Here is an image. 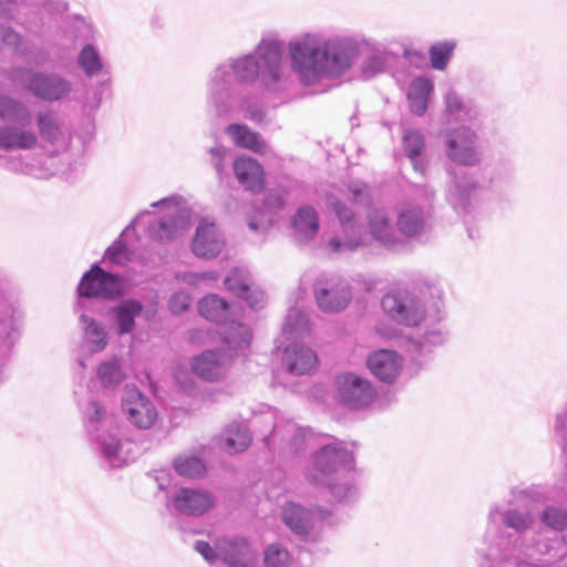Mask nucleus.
<instances>
[{"mask_svg": "<svg viewBox=\"0 0 567 567\" xmlns=\"http://www.w3.org/2000/svg\"><path fill=\"white\" fill-rule=\"evenodd\" d=\"M289 64L305 86L323 80H340L358 64L363 79L385 72L389 51L385 45L363 34H332L303 32L287 44Z\"/></svg>", "mask_w": 567, "mask_h": 567, "instance_id": "nucleus-1", "label": "nucleus"}, {"mask_svg": "<svg viewBox=\"0 0 567 567\" xmlns=\"http://www.w3.org/2000/svg\"><path fill=\"white\" fill-rule=\"evenodd\" d=\"M517 504L502 507L491 506L482 545L476 549V567H550L529 563L536 556L550 554L559 539H536L533 532L536 518L529 505L545 504L551 499L550 491L532 485L513 492Z\"/></svg>", "mask_w": 567, "mask_h": 567, "instance_id": "nucleus-2", "label": "nucleus"}, {"mask_svg": "<svg viewBox=\"0 0 567 567\" xmlns=\"http://www.w3.org/2000/svg\"><path fill=\"white\" fill-rule=\"evenodd\" d=\"M285 41L277 32H266L252 52L219 63L207 82V104L218 117L235 110L234 83L249 85L260 81L270 92L287 90L290 75Z\"/></svg>", "mask_w": 567, "mask_h": 567, "instance_id": "nucleus-3", "label": "nucleus"}, {"mask_svg": "<svg viewBox=\"0 0 567 567\" xmlns=\"http://www.w3.org/2000/svg\"><path fill=\"white\" fill-rule=\"evenodd\" d=\"M152 206L161 207L163 216L157 217L150 212L140 214L106 249L103 257L104 262L125 266L132 259V251L126 244V238L134 234L136 225L147 223L148 236L159 243H168L175 239L188 226L189 214L181 195L168 196L153 203Z\"/></svg>", "mask_w": 567, "mask_h": 567, "instance_id": "nucleus-4", "label": "nucleus"}, {"mask_svg": "<svg viewBox=\"0 0 567 567\" xmlns=\"http://www.w3.org/2000/svg\"><path fill=\"white\" fill-rule=\"evenodd\" d=\"M307 477L312 484L327 487L338 502L357 496L354 457L343 441L333 439L313 453Z\"/></svg>", "mask_w": 567, "mask_h": 567, "instance_id": "nucleus-5", "label": "nucleus"}, {"mask_svg": "<svg viewBox=\"0 0 567 567\" xmlns=\"http://www.w3.org/2000/svg\"><path fill=\"white\" fill-rule=\"evenodd\" d=\"M79 408L94 449L110 467H122L134 458V443L123 436L101 401L91 396L80 401Z\"/></svg>", "mask_w": 567, "mask_h": 567, "instance_id": "nucleus-6", "label": "nucleus"}, {"mask_svg": "<svg viewBox=\"0 0 567 567\" xmlns=\"http://www.w3.org/2000/svg\"><path fill=\"white\" fill-rule=\"evenodd\" d=\"M31 122L32 113L24 102L0 93V165L18 171L19 164L8 162L6 154L35 148L39 138L37 132L28 127Z\"/></svg>", "mask_w": 567, "mask_h": 567, "instance_id": "nucleus-7", "label": "nucleus"}, {"mask_svg": "<svg viewBox=\"0 0 567 567\" xmlns=\"http://www.w3.org/2000/svg\"><path fill=\"white\" fill-rule=\"evenodd\" d=\"M194 549L213 566L221 563L228 567H260L259 550L246 537H220L214 546L205 540H196Z\"/></svg>", "mask_w": 567, "mask_h": 567, "instance_id": "nucleus-8", "label": "nucleus"}, {"mask_svg": "<svg viewBox=\"0 0 567 567\" xmlns=\"http://www.w3.org/2000/svg\"><path fill=\"white\" fill-rule=\"evenodd\" d=\"M198 311L205 319L220 326L218 332L236 353L249 348L252 333L249 327L233 318V306L217 295H208L198 302Z\"/></svg>", "mask_w": 567, "mask_h": 567, "instance_id": "nucleus-9", "label": "nucleus"}, {"mask_svg": "<svg viewBox=\"0 0 567 567\" xmlns=\"http://www.w3.org/2000/svg\"><path fill=\"white\" fill-rule=\"evenodd\" d=\"M447 174L450 179L445 188L446 202L463 218L468 237L475 239L480 234L471 228L470 221L478 214L483 202V187L471 174L457 175L454 169H449Z\"/></svg>", "mask_w": 567, "mask_h": 567, "instance_id": "nucleus-10", "label": "nucleus"}, {"mask_svg": "<svg viewBox=\"0 0 567 567\" xmlns=\"http://www.w3.org/2000/svg\"><path fill=\"white\" fill-rule=\"evenodd\" d=\"M327 205L339 220L340 234L327 240L323 246L326 252L330 255L343 254L370 245L368 230H363L350 207L334 197H329Z\"/></svg>", "mask_w": 567, "mask_h": 567, "instance_id": "nucleus-11", "label": "nucleus"}, {"mask_svg": "<svg viewBox=\"0 0 567 567\" xmlns=\"http://www.w3.org/2000/svg\"><path fill=\"white\" fill-rule=\"evenodd\" d=\"M126 284L123 276L102 269L93 264L91 269L83 274L78 285L76 308L89 309L91 299L114 300L125 295Z\"/></svg>", "mask_w": 567, "mask_h": 567, "instance_id": "nucleus-12", "label": "nucleus"}, {"mask_svg": "<svg viewBox=\"0 0 567 567\" xmlns=\"http://www.w3.org/2000/svg\"><path fill=\"white\" fill-rule=\"evenodd\" d=\"M381 307L392 320L406 327L421 324L433 310V305L425 307V297L415 289L388 292L381 300Z\"/></svg>", "mask_w": 567, "mask_h": 567, "instance_id": "nucleus-13", "label": "nucleus"}, {"mask_svg": "<svg viewBox=\"0 0 567 567\" xmlns=\"http://www.w3.org/2000/svg\"><path fill=\"white\" fill-rule=\"evenodd\" d=\"M329 515L327 509H309L295 502H287L281 511L286 526L305 545H313L321 539L323 522Z\"/></svg>", "mask_w": 567, "mask_h": 567, "instance_id": "nucleus-14", "label": "nucleus"}, {"mask_svg": "<svg viewBox=\"0 0 567 567\" xmlns=\"http://www.w3.org/2000/svg\"><path fill=\"white\" fill-rule=\"evenodd\" d=\"M444 155L452 163L473 167L482 162L483 151L478 133L467 125L445 130L441 134Z\"/></svg>", "mask_w": 567, "mask_h": 567, "instance_id": "nucleus-15", "label": "nucleus"}, {"mask_svg": "<svg viewBox=\"0 0 567 567\" xmlns=\"http://www.w3.org/2000/svg\"><path fill=\"white\" fill-rule=\"evenodd\" d=\"M313 296L322 312L337 313L344 310L352 300V287L339 275L322 274L313 284Z\"/></svg>", "mask_w": 567, "mask_h": 567, "instance_id": "nucleus-16", "label": "nucleus"}, {"mask_svg": "<svg viewBox=\"0 0 567 567\" xmlns=\"http://www.w3.org/2000/svg\"><path fill=\"white\" fill-rule=\"evenodd\" d=\"M334 392L341 404L354 410L369 406L377 398V390L371 381L353 372L336 377Z\"/></svg>", "mask_w": 567, "mask_h": 567, "instance_id": "nucleus-17", "label": "nucleus"}, {"mask_svg": "<svg viewBox=\"0 0 567 567\" xmlns=\"http://www.w3.org/2000/svg\"><path fill=\"white\" fill-rule=\"evenodd\" d=\"M25 89L41 101L58 102L71 99L73 83L56 72L33 71L25 80Z\"/></svg>", "mask_w": 567, "mask_h": 567, "instance_id": "nucleus-18", "label": "nucleus"}, {"mask_svg": "<svg viewBox=\"0 0 567 567\" xmlns=\"http://www.w3.org/2000/svg\"><path fill=\"white\" fill-rule=\"evenodd\" d=\"M430 204L409 202L396 208V228L401 236L417 239L426 235L432 227Z\"/></svg>", "mask_w": 567, "mask_h": 567, "instance_id": "nucleus-19", "label": "nucleus"}, {"mask_svg": "<svg viewBox=\"0 0 567 567\" xmlns=\"http://www.w3.org/2000/svg\"><path fill=\"white\" fill-rule=\"evenodd\" d=\"M365 218L370 243L373 240L390 250H398L404 246V240L400 237L396 224L392 223L386 209L373 208L368 212Z\"/></svg>", "mask_w": 567, "mask_h": 567, "instance_id": "nucleus-20", "label": "nucleus"}, {"mask_svg": "<svg viewBox=\"0 0 567 567\" xmlns=\"http://www.w3.org/2000/svg\"><path fill=\"white\" fill-rule=\"evenodd\" d=\"M443 301L440 296L433 301V310L426 320H423L424 332L419 339L411 341V350L419 353L431 352L434 348L443 346L449 337V332L441 323L444 318Z\"/></svg>", "mask_w": 567, "mask_h": 567, "instance_id": "nucleus-21", "label": "nucleus"}, {"mask_svg": "<svg viewBox=\"0 0 567 567\" xmlns=\"http://www.w3.org/2000/svg\"><path fill=\"white\" fill-rule=\"evenodd\" d=\"M23 313L17 301L0 287V340L6 348H12L20 339Z\"/></svg>", "mask_w": 567, "mask_h": 567, "instance_id": "nucleus-22", "label": "nucleus"}, {"mask_svg": "<svg viewBox=\"0 0 567 567\" xmlns=\"http://www.w3.org/2000/svg\"><path fill=\"white\" fill-rule=\"evenodd\" d=\"M122 409L128 421L138 429H150L157 419L153 402L135 386L125 389Z\"/></svg>", "mask_w": 567, "mask_h": 567, "instance_id": "nucleus-23", "label": "nucleus"}, {"mask_svg": "<svg viewBox=\"0 0 567 567\" xmlns=\"http://www.w3.org/2000/svg\"><path fill=\"white\" fill-rule=\"evenodd\" d=\"M225 350H207L202 354L195 357L192 361V369L195 374L202 379L214 381L221 378L227 371L233 354H244L245 350L238 351L237 353L229 349Z\"/></svg>", "mask_w": 567, "mask_h": 567, "instance_id": "nucleus-24", "label": "nucleus"}, {"mask_svg": "<svg viewBox=\"0 0 567 567\" xmlns=\"http://www.w3.org/2000/svg\"><path fill=\"white\" fill-rule=\"evenodd\" d=\"M227 290L246 301L251 309H260L266 303L265 292L255 287L252 279L245 268H233L224 280Z\"/></svg>", "mask_w": 567, "mask_h": 567, "instance_id": "nucleus-25", "label": "nucleus"}, {"mask_svg": "<svg viewBox=\"0 0 567 567\" xmlns=\"http://www.w3.org/2000/svg\"><path fill=\"white\" fill-rule=\"evenodd\" d=\"M265 440L269 447L278 445L282 452L296 454L308 444L310 437L307 429L299 427L292 421H286L276 424L270 435Z\"/></svg>", "mask_w": 567, "mask_h": 567, "instance_id": "nucleus-26", "label": "nucleus"}, {"mask_svg": "<svg viewBox=\"0 0 567 567\" xmlns=\"http://www.w3.org/2000/svg\"><path fill=\"white\" fill-rule=\"evenodd\" d=\"M403 358L393 350L380 349L371 352L367 359L370 372L381 382L394 383L403 369Z\"/></svg>", "mask_w": 567, "mask_h": 567, "instance_id": "nucleus-27", "label": "nucleus"}, {"mask_svg": "<svg viewBox=\"0 0 567 567\" xmlns=\"http://www.w3.org/2000/svg\"><path fill=\"white\" fill-rule=\"evenodd\" d=\"M172 503L183 515L200 516L215 505V498L205 489L181 487L173 495Z\"/></svg>", "mask_w": 567, "mask_h": 567, "instance_id": "nucleus-28", "label": "nucleus"}, {"mask_svg": "<svg viewBox=\"0 0 567 567\" xmlns=\"http://www.w3.org/2000/svg\"><path fill=\"white\" fill-rule=\"evenodd\" d=\"M443 113L451 122L475 123L482 116V109L475 100L464 97L454 89H449L443 96Z\"/></svg>", "mask_w": 567, "mask_h": 567, "instance_id": "nucleus-29", "label": "nucleus"}, {"mask_svg": "<svg viewBox=\"0 0 567 567\" xmlns=\"http://www.w3.org/2000/svg\"><path fill=\"white\" fill-rule=\"evenodd\" d=\"M225 246L224 235L214 223L202 220L192 241V250L198 258L217 257Z\"/></svg>", "mask_w": 567, "mask_h": 567, "instance_id": "nucleus-30", "label": "nucleus"}, {"mask_svg": "<svg viewBox=\"0 0 567 567\" xmlns=\"http://www.w3.org/2000/svg\"><path fill=\"white\" fill-rule=\"evenodd\" d=\"M291 238L298 245H306L318 235L320 223L317 210L310 205L300 206L290 217Z\"/></svg>", "mask_w": 567, "mask_h": 567, "instance_id": "nucleus-31", "label": "nucleus"}, {"mask_svg": "<svg viewBox=\"0 0 567 567\" xmlns=\"http://www.w3.org/2000/svg\"><path fill=\"white\" fill-rule=\"evenodd\" d=\"M282 364L289 373L305 375L315 371L318 358L311 348L291 343L284 350Z\"/></svg>", "mask_w": 567, "mask_h": 567, "instance_id": "nucleus-32", "label": "nucleus"}, {"mask_svg": "<svg viewBox=\"0 0 567 567\" xmlns=\"http://www.w3.org/2000/svg\"><path fill=\"white\" fill-rule=\"evenodd\" d=\"M80 312V323L82 329V347L90 353L102 352L107 343L109 337L105 327L87 313V309L76 308Z\"/></svg>", "mask_w": 567, "mask_h": 567, "instance_id": "nucleus-33", "label": "nucleus"}, {"mask_svg": "<svg viewBox=\"0 0 567 567\" xmlns=\"http://www.w3.org/2000/svg\"><path fill=\"white\" fill-rule=\"evenodd\" d=\"M286 204V192L271 189L264 200V208L256 216L249 218L248 227L259 234H265L275 223V215Z\"/></svg>", "mask_w": 567, "mask_h": 567, "instance_id": "nucleus-34", "label": "nucleus"}, {"mask_svg": "<svg viewBox=\"0 0 567 567\" xmlns=\"http://www.w3.org/2000/svg\"><path fill=\"white\" fill-rule=\"evenodd\" d=\"M234 173L237 181L252 193L260 192L265 184L264 167L250 156H240L234 162Z\"/></svg>", "mask_w": 567, "mask_h": 567, "instance_id": "nucleus-35", "label": "nucleus"}, {"mask_svg": "<svg viewBox=\"0 0 567 567\" xmlns=\"http://www.w3.org/2000/svg\"><path fill=\"white\" fill-rule=\"evenodd\" d=\"M402 146L415 172L424 175L429 161L425 155L426 144L424 134L417 128H406L402 135Z\"/></svg>", "mask_w": 567, "mask_h": 567, "instance_id": "nucleus-36", "label": "nucleus"}, {"mask_svg": "<svg viewBox=\"0 0 567 567\" xmlns=\"http://www.w3.org/2000/svg\"><path fill=\"white\" fill-rule=\"evenodd\" d=\"M143 305L140 300L126 298L110 309V317L118 336L131 333L135 328V319L141 316Z\"/></svg>", "mask_w": 567, "mask_h": 567, "instance_id": "nucleus-37", "label": "nucleus"}, {"mask_svg": "<svg viewBox=\"0 0 567 567\" xmlns=\"http://www.w3.org/2000/svg\"><path fill=\"white\" fill-rule=\"evenodd\" d=\"M226 134L230 137L234 144L240 148L249 150L257 154H266L268 145L261 135L250 130L245 124H229Z\"/></svg>", "mask_w": 567, "mask_h": 567, "instance_id": "nucleus-38", "label": "nucleus"}, {"mask_svg": "<svg viewBox=\"0 0 567 567\" xmlns=\"http://www.w3.org/2000/svg\"><path fill=\"white\" fill-rule=\"evenodd\" d=\"M434 91L433 82L424 76L412 80L408 91L409 109L412 114L422 116L429 106V101Z\"/></svg>", "mask_w": 567, "mask_h": 567, "instance_id": "nucleus-39", "label": "nucleus"}, {"mask_svg": "<svg viewBox=\"0 0 567 567\" xmlns=\"http://www.w3.org/2000/svg\"><path fill=\"white\" fill-rule=\"evenodd\" d=\"M251 440L252 437L246 425L231 423L218 439L217 445L226 453L235 454L245 451L250 445Z\"/></svg>", "mask_w": 567, "mask_h": 567, "instance_id": "nucleus-40", "label": "nucleus"}, {"mask_svg": "<svg viewBox=\"0 0 567 567\" xmlns=\"http://www.w3.org/2000/svg\"><path fill=\"white\" fill-rule=\"evenodd\" d=\"M76 64L87 78L109 73L99 49L93 44H85L79 52Z\"/></svg>", "mask_w": 567, "mask_h": 567, "instance_id": "nucleus-41", "label": "nucleus"}, {"mask_svg": "<svg viewBox=\"0 0 567 567\" xmlns=\"http://www.w3.org/2000/svg\"><path fill=\"white\" fill-rule=\"evenodd\" d=\"M310 332V322L308 315L297 306L290 307L282 328V338L297 340L306 337Z\"/></svg>", "mask_w": 567, "mask_h": 567, "instance_id": "nucleus-42", "label": "nucleus"}, {"mask_svg": "<svg viewBox=\"0 0 567 567\" xmlns=\"http://www.w3.org/2000/svg\"><path fill=\"white\" fill-rule=\"evenodd\" d=\"M96 375L104 389H114L121 384L125 374L117 358L102 361L96 368Z\"/></svg>", "mask_w": 567, "mask_h": 567, "instance_id": "nucleus-43", "label": "nucleus"}, {"mask_svg": "<svg viewBox=\"0 0 567 567\" xmlns=\"http://www.w3.org/2000/svg\"><path fill=\"white\" fill-rule=\"evenodd\" d=\"M456 48L454 40H445L431 45L429 50L430 62L434 70L443 71L447 68Z\"/></svg>", "mask_w": 567, "mask_h": 567, "instance_id": "nucleus-44", "label": "nucleus"}, {"mask_svg": "<svg viewBox=\"0 0 567 567\" xmlns=\"http://www.w3.org/2000/svg\"><path fill=\"white\" fill-rule=\"evenodd\" d=\"M37 125L41 137L49 143H55L62 135L59 121L50 111L37 114Z\"/></svg>", "mask_w": 567, "mask_h": 567, "instance_id": "nucleus-45", "label": "nucleus"}, {"mask_svg": "<svg viewBox=\"0 0 567 567\" xmlns=\"http://www.w3.org/2000/svg\"><path fill=\"white\" fill-rule=\"evenodd\" d=\"M174 467L178 475L188 478L200 477L206 471L204 462L196 456H178L174 461Z\"/></svg>", "mask_w": 567, "mask_h": 567, "instance_id": "nucleus-46", "label": "nucleus"}, {"mask_svg": "<svg viewBox=\"0 0 567 567\" xmlns=\"http://www.w3.org/2000/svg\"><path fill=\"white\" fill-rule=\"evenodd\" d=\"M540 520L555 530H564L567 528V511L556 506H548L543 511Z\"/></svg>", "mask_w": 567, "mask_h": 567, "instance_id": "nucleus-47", "label": "nucleus"}, {"mask_svg": "<svg viewBox=\"0 0 567 567\" xmlns=\"http://www.w3.org/2000/svg\"><path fill=\"white\" fill-rule=\"evenodd\" d=\"M0 38L6 45L11 47L14 51L20 53L24 52V40L22 34L17 32L10 25L0 27Z\"/></svg>", "mask_w": 567, "mask_h": 567, "instance_id": "nucleus-48", "label": "nucleus"}, {"mask_svg": "<svg viewBox=\"0 0 567 567\" xmlns=\"http://www.w3.org/2000/svg\"><path fill=\"white\" fill-rule=\"evenodd\" d=\"M230 150L221 145L212 147L209 150L212 164L220 181L223 179V176L226 172L225 159L227 156H230Z\"/></svg>", "mask_w": 567, "mask_h": 567, "instance_id": "nucleus-49", "label": "nucleus"}, {"mask_svg": "<svg viewBox=\"0 0 567 567\" xmlns=\"http://www.w3.org/2000/svg\"><path fill=\"white\" fill-rule=\"evenodd\" d=\"M554 435L556 440L559 442L561 447L566 450L567 447V405L561 409L556 414L555 424H554Z\"/></svg>", "mask_w": 567, "mask_h": 567, "instance_id": "nucleus-50", "label": "nucleus"}, {"mask_svg": "<svg viewBox=\"0 0 567 567\" xmlns=\"http://www.w3.org/2000/svg\"><path fill=\"white\" fill-rule=\"evenodd\" d=\"M190 302L192 298L186 291H177L169 298L168 308L172 313L181 315L189 308Z\"/></svg>", "mask_w": 567, "mask_h": 567, "instance_id": "nucleus-51", "label": "nucleus"}, {"mask_svg": "<svg viewBox=\"0 0 567 567\" xmlns=\"http://www.w3.org/2000/svg\"><path fill=\"white\" fill-rule=\"evenodd\" d=\"M176 278L187 285L197 286L204 280H217L218 275L214 271H203V272L186 271L183 274H177Z\"/></svg>", "mask_w": 567, "mask_h": 567, "instance_id": "nucleus-52", "label": "nucleus"}, {"mask_svg": "<svg viewBox=\"0 0 567 567\" xmlns=\"http://www.w3.org/2000/svg\"><path fill=\"white\" fill-rule=\"evenodd\" d=\"M238 109L245 111V116L249 118L250 121L259 124L264 122L265 118V112L261 107L248 104L247 102L243 101L238 103Z\"/></svg>", "mask_w": 567, "mask_h": 567, "instance_id": "nucleus-53", "label": "nucleus"}, {"mask_svg": "<svg viewBox=\"0 0 567 567\" xmlns=\"http://www.w3.org/2000/svg\"><path fill=\"white\" fill-rule=\"evenodd\" d=\"M28 3L29 0H0V14L10 17L14 10Z\"/></svg>", "mask_w": 567, "mask_h": 567, "instance_id": "nucleus-54", "label": "nucleus"}, {"mask_svg": "<svg viewBox=\"0 0 567 567\" xmlns=\"http://www.w3.org/2000/svg\"><path fill=\"white\" fill-rule=\"evenodd\" d=\"M367 188H368L367 185L363 184V183H360V182L353 183L349 187V190L352 194L353 202H355L358 204L365 203V199H367Z\"/></svg>", "mask_w": 567, "mask_h": 567, "instance_id": "nucleus-55", "label": "nucleus"}, {"mask_svg": "<svg viewBox=\"0 0 567 567\" xmlns=\"http://www.w3.org/2000/svg\"><path fill=\"white\" fill-rule=\"evenodd\" d=\"M41 8L49 11L62 12L66 9V4L60 0H41Z\"/></svg>", "mask_w": 567, "mask_h": 567, "instance_id": "nucleus-56", "label": "nucleus"}, {"mask_svg": "<svg viewBox=\"0 0 567 567\" xmlns=\"http://www.w3.org/2000/svg\"><path fill=\"white\" fill-rule=\"evenodd\" d=\"M425 195H426V198H427L429 200H431V199L434 197V190H433V188H426V189H425Z\"/></svg>", "mask_w": 567, "mask_h": 567, "instance_id": "nucleus-57", "label": "nucleus"}, {"mask_svg": "<svg viewBox=\"0 0 567 567\" xmlns=\"http://www.w3.org/2000/svg\"><path fill=\"white\" fill-rule=\"evenodd\" d=\"M175 378H176V380H177L179 383H183V381H182V379H181V374H179V372H176V373H175Z\"/></svg>", "mask_w": 567, "mask_h": 567, "instance_id": "nucleus-58", "label": "nucleus"}, {"mask_svg": "<svg viewBox=\"0 0 567 567\" xmlns=\"http://www.w3.org/2000/svg\"><path fill=\"white\" fill-rule=\"evenodd\" d=\"M79 363H80V365H81V368H82V369H84V368H85V364H84V362H83L82 360H80V361H79Z\"/></svg>", "mask_w": 567, "mask_h": 567, "instance_id": "nucleus-59", "label": "nucleus"}]
</instances>
